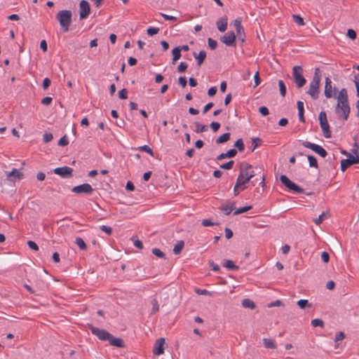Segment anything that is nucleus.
Listing matches in <instances>:
<instances>
[{
    "instance_id": "49",
    "label": "nucleus",
    "mask_w": 359,
    "mask_h": 359,
    "mask_svg": "<svg viewBox=\"0 0 359 359\" xmlns=\"http://www.w3.org/2000/svg\"><path fill=\"white\" fill-rule=\"evenodd\" d=\"M346 35L347 36L351 39V40H354L356 39L357 37V33L355 30L352 29H348L347 30V33H346Z\"/></svg>"
},
{
    "instance_id": "58",
    "label": "nucleus",
    "mask_w": 359,
    "mask_h": 359,
    "mask_svg": "<svg viewBox=\"0 0 359 359\" xmlns=\"http://www.w3.org/2000/svg\"><path fill=\"white\" fill-rule=\"evenodd\" d=\"M259 112L264 116H266L269 114L268 108L265 106L260 107L259 108Z\"/></svg>"
},
{
    "instance_id": "11",
    "label": "nucleus",
    "mask_w": 359,
    "mask_h": 359,
    "mask_svg": "<svg viewBox=\"0 0 359 359\" xmlns=\"http://www.w3.org/2000/svg\"><path fill=\"white\" fill-rule=\"evenodd\" d=\"M89 328L91 332L97 337L99 339L102 341H109L111 334L107 331L93 327V325H90Z\"/></svg>"
},
{
    "instance_id": "17",
    "label": "nucleus",
    "mask_w": 359,
    "mask_h": 359,
    "mask_svg": "<svg viewBox=\"0 0 359 359\" xmlns=\"http://www.w3.org/2000/svg\"><path fill=\"white\" fill-rule=\"evenodd\" d=\"M240 172H244L245 177L251 175V179L255 176V172L252 170V165L247 163H242L241 164Z\"/></svg>"
},
{
    "instance_id": "15",
    "label": "nucleus",
    "mask_w": 359,
    "mask_h": 359,
    "mask_svg": "<svg viewBox=\"0 0 359 359\" xmlns=\"http://www.w3.org/2000/svg\"><path fill=\"white\" fill-rule=\"evenodd\" d=\"M53 172L62 177L68 178L72 176L73 169L67 166H63L55 168Z\"/></svg>"
},
{
    "instance_id": "42",
    "label": "nucleus",
    "mask_w": 359,
    "mask_h": 359,
    "mask_svg": "<svg viewBox=\"0 0 359 359\" xmlns=\"http://www.w3.org/2000/svg\"><path fill=\"white\" fill-rule=\"evenodd\" d=\"M252 206L251 205H248V206H245L243 208H238L235 210L234 212V215H239V214H241V213H243V212H245L247 211H248L249 210L252 209Z\"/></svg>"
},
{
    "instance_id": "5",
    "label": "nucleus",
    "mask_w": 359,
    "mask_h": 359,
    "mask_svg": "<svg viewBox=\"0 0 359 359\" xmlns=\"http://www.w3.org/2000/svg\"><path fill=\"white\" fill-rule=\"evenodd\" d=\"M292 76L298 88L303 87L306 84V80L303 76V69L301 66L293 67Z\"/></svg>"
},
{
    "instance_id": "32",
    "label": "nucleus",
    "mask_w": 359,
    "mask_h": 359,
    "mask_svg": "<svg viewBox=\"0 0 359 359\" xmlns=\"http://www.w3.org/2000/svg\"><path fill=\"white\" fill-rule=\"evenodd\" d=\"M337 98V100H348L347 90L346 88H341Z\"/></svg>"
},
{
    "instance_id": "7",
    "label": "nucleus",
    "mask_w": 359,
    "mask_h": 359,
    "mask_svg": "<svg viewBox=\"0 0 359 359\" xmlns=\"http://www.w3.org/2000/svg\"><path fill=\"white\" fill-rule=\"evenodd\" d=\"M280 182L290 191L294 193L301 194L304 193V189L291 181L286 175H282L280 177Z\"/></svg>"
},
{
    "instance_id": "59",
    "label": "nucleus",
    "mask_w": 359,
    "mask_h": 359,
    "mask_svg": "<svg viewBox=\"0 0 359 359\" xmlns=\"http://www.w3.org/2000/svg\"><path fill=\"white\" fill-rule=\"evenodd\" d=\"M345 338V334L342 332H337L335 335L334 341L338 342L343 340Z\"/></svg>"
},
{
    "instance_id": "63",
    "label": "nucleus",
    "mask_w": 359,
    "mask_h": 359,
    "mask_svg": "<svg viewBox=\"0 0 359 359\" xmlns=\"http://www.w3.org/2000/svg\"><path fill=\"white\" fill-rule=\"evenodd\" d=\"M27 245H28L29 248H31L32 250H39V247H38L37 244L32 241H29L27 242Z\"/></svg>"
},
{
    "instance_id": "16",
    "label": "nucleus",
    "mask_w": 359,
    "mask_h": 359,
    "mask_svg": "<svg viewBox=\"0 0 359 359\" xmlns=\"http://www.w3.org/2000/svg\"><path fill=\"white\" fill-rule=\"evenodd\" d=\"M165 344V339L163 338H159L156 340L154 346L153 353L156 355H160L164 353L163 345Z\"/></svg>"
},
{
    "instance_id": "45",
    "label": "nucleus",
    "mask_w": 359,
    "mask_h": 359,
    "mask_svg": "<svg viewBox=\"0 0 359 359\" xmlns=\"http://www.w3.org/2000/svg\"><path fill=\"white\" fill-rule=\"evenodd\" d=\"M208 44L211 50H215L217 47V42L212 38L208 39Z\"/></svg>"
},
{
    "instance_id": "28",
    "label": "nucleus",
    "mask_w": 359,
    "mask_h": 359,
    "mask_svg": "<svg viewBox=\"0 0 359 359\" xmlns=\"http://www.w3.org/2000/svg\"><path fill=\"white\" fill-rule=\"evenodd\" d=\"M307 158L309 163V166L318 168V161L316 158L314 156L312 155H307Z\"/></svg>"
},
{
    "instance_id": "13",
    "label": "nucleus",
    "mask_w": 359,
    "mask_h": 359,
    "mask_svg": "<svg viewBox=\"0 0 359 359\" xmlns=\"http://www.w3.org/2000/svg\"><path fill=\"white\" fill-rule=\"evenodd\" d=\"M90 13V7L89 3L86 0H81L79 3V18L83 20L88 18Z\"/></svg>"
},
{
    "instance_id": "40",
    "label": "nucleus",
    "mask_w": 359,
    "mask_h": 359,
    "mask_svg": "<svg viewBox=\"0 0 359 359\" xmlns=\"http://www.w3.org/2000/svg\"><path fill=\"white\" fill-rule=\"evenodd\" d=\"M292 18L294 21L300 26L304 25V19L299 15H293Z\"/></svg>"
},
{
    "instance_id": "29",
    "label": "nucleus",
    "mask_w": 359,
    "mask_h": 359,
    "mask_svg": "<svg viewBox=\"0 0 359 359\" xmlns=\"http://www.w3.org/2000/svg\"><path fill=\"white\" fill-rule=\"evenodd\" d=\"M242 305L245 308H250L251 309H254L255 308V303L249 299H245L242 301Z\"/></svg>"
},
{
    "instance_id": "33",
    "label": "nucleus",
    "mask_w": 359,
    "mask_h": 359,
    "mask_svg": "<svg viewBox=\"0 0 359 359\" xmlns=\"http://www.w3.org/2000/svg\"><path fill=\"white\" fill-rule=\"evenodd\" d=\"M299 308L304 309L306 307H311V304L306 299H300L297 302Z\"/></svg>"
},
{
    "instance_id": "14",
    "label": "nucleus",
    "mask_w": 359,
    "mask_h": 359,
    "mask_svg": "<svg viewBox=\"0 0 359 359\" xmlns=\"http://www.w3.org/2000/svg\"><path fill=\"white\" fill-rule=\"evenodd\" d=\"M72 191L76 194H90L93 191V189L90 184L84 183L73 187Z\"/></svg>"
},
{
    "instance_id": "60",
    "label": "nucleus",
    "mask_w": 359,
    "mask_h": 359,
    "mask_svg": "<svg viewBox=\"0 0 359 359\" xmlns=\"http://www.w3.org/2000/svg\"><path fill=\"white\" fill-rule=\"evenodd\" d=\"M210 126L214 132H217L220 128V123L218 122L212 121Z\"/></svg>"
},
{
    "instance_id": "46",
    "label": "nucleus",
    "mask_w": 359,
    "mask_h": 359,
    "mask_svg": "<svg viewBox=\"0 0 359 359\" xmlns=\"http://www.w3.org/2000/svg\"><path fill=\"white\" fill-rule=\"evenodd\" d=\"M69 144V140L67 135L62 136L58 141V145L61 147L67 146Z\"/></svg>"
},
{
    "instance_id": "64",
    "label": "nucleus",
    "mask_w": 359,
    "mask_h": 359,
    "mask_svg": "<svg viewBox=\"0 0 359 359\" xmlns=\"http://www.w3.org/2000/svg\"><path fill=\"white\" fill-rule=\"evenodd\" d=\"M126 189L129 191H133L135 190V186L131 181H128L126 185Z\"/></svg>"
},
{
    "instance_id": "24",
    "label": "nucleus",
    "mask_w": 359,
    "mask_h": 359,
    "mask_svg": "<svg viewBox=\"0 0 359 359\" xmlns=\"http://www.w3.org/2000/svg\"><path fill=\"white\" fill-rule=\"evenodd\" d=\"M329 217L327 212H323L318 218H316L313 222L316 225H320L325 219Z\"/></svg>"
},
{
    "instance_id": "6",
    "label": "nucleus",
    "mask_w": 359,
    "mask_h": 359,
    "mask_svg": "<svg viewBox=\"0 0 359 359\" xmlns=\"http://www.w3.org/2000/svg\"><path fill=\"white\" fill-rule=\"evenodd\" d=\"M243 172H240L234 186L233 192L236 196L239 194L240 191L244 190L246 188L245 184L251 180V175L245 177Z\"/></svg>"
},
{
    "instance_id": "44",
    "label": "nucleus",
    "mask_w": 359,
    "mask_h": 359,
    "mask_svg": "<svg viewBox=\"0 0 359 359\" xmlns=\"http://www.w3.org/2000/svg\"><path fill=\"white\" fill-rule=\"evenodd\" d=\"M351 165L359 163V156H353L351 154H348V158Z\"/></svg>"
},
{
    "instance_id": "10",
    "label": "nucleus",
    "mask_w": 359,
    "mask_h": 359,
    "mask_svg": "<svg viewBox=\"0 0 359 359\" xmlns=\"http://www.w3.org/2000/svg\"><path fill=\"white\" fill-rule=\"evenodd\" d=\"M220 41L227 46H236V36L233 31L228 32L219 39Z\"/></svg>"
},
{
    "instance_id": "61",
    "label": "nucleus",
    "mask_w": 359,
    "mask_h": 359,
    "mask_svg": "<svg viewBox=\"0 0 359 359\" xmlns=\"http://www.w3.org/2000/svg\"><path fill=\"white\" fill-rule=\"evenodd\" d=\"M160 15L165 20H171V21H176L177 18L172 15H168L167 14L160 13Z\"/></svg>"
},
{
    "instance_id": "26",
    "label": "nucleus",
    "mask_w": 359,
    "mask_h": 359,
    "mask_svg": "<svg viewBox=\"0 0 359 359\" xmlns=\"http://www.w3.org/2000/svg\"><path fill=\"white\" fill-rule=\"evenodd\" d=\"M223 266L230 270H237L238 269V266H236L233 261L231 260H224Z\"/></svg>"
},
{
    "instance_id": "4",
    "label": "nucleus",
    "mask_w": 359,
    "mask_h": 359,
    "mask_svg": "<svg viewBox=\"0 0 359 359\" xmlns=\"http://www.w3.org/2000/svg\"><path fill=\"white\" fill-rule=\"evenodd\" d=\"M318 120L324 137L325 138H330L332 137V133L330 129V126L327 121V114L325 111H322L320 112L318 116Z\"/></svg>"
},
{
    "instance_id": "3",
    "label": "nucleus",
    "mask_w": 359,
    "mask_h": 359,
    "mask_svg": "<svg viewBox=\"0 0 359 359\" xmlns=\"http://www.w3.org/2000/svg\"><path fill=\"white\" fill-rule=\"evenodd\" d=\"M320 69L318 67L315 69L314 76L309 85V89L307 93L311 95L312 99L317 100L319 94V86L320 82Z\"/></svg>"
},
{
    "instance_id": "1",
    "label": "nucleus",
    "mask_w": 359,
    "mask_h": 359,
    "mask_svg": "<svg viewBox=\"0 0 359 359\" xmlns=\"http://www.w3.org/2000/svg\"><path fill=\"white\" fill-rule=\"evenodd\" d=\"M56 19L58 20L62 32H68L72 22V11L69 10H62L57 13Z\"/></svg>"
},
{
    "instance_id": "48",
    "label": "nucleus",
    "mask_w": 359,
    "mask_h": 359,
    "mask_svg": "<svg viewBox=\"0 0 359 359\" xmlns=\"http://www.w3.org/2000/svg\"><path fill=\"white\" fill-rule=\"evenodd\" d=\"M118 97L121 100H126L128 98V90L123 88L118 92Z\"/></svg>"
},
{
    "instance_id": "52",
    "label": "nucleus",
    "mask_w": 359,
    "mask_h": 359,
    "mask_svg": "<svg viewBox=\"0 0 359 359\" xmlns=\"http://www.w3.org/2000/svg\"><path fill=\"white\" fill-rule=\"evenodd\" d=\"M53 134L50 133H46L43 135V142L46 143L50 142L53 140Z\"/></svg>"
},
{
    "instance_id": "57",
    "label": "nucleus",
    "mask_w": 359,
    "mask_h": 359,
    "mask_svg": "<svg viewBox=\"0 0 359 359\" xmlns=\"http://www.w3.org/2000/svg\"><path fill=\"white\" fill-rule=\"evenodd\" d=\"M53 98L51 97H45L41 100V104L46 106H48L51 104Z\"/></svg>"
},
{
    "instance_id": "36",
    "label": "nucleus",
    "mask_w": 359,
    "mask_h": 359,
    "mask_svg": "<svg viewBox=\"0 0 359 359\" xmlns=\"http://www.w3.org/2000/svg\"><path fill=\"white\" fill-rule=\"evenodd\" d=\"M234 147L238 149L239 151H243L245 149V145L242 139H238L235 143Z\"/></svg>"
},
{
    "instance_id": "47",
    "label": "nucleus",
    "mask_w": 359,
    "mask_h": 359,
    "mask_svg": "<svg viewBox=\"0 0 359 359\" xmlns=\"http://www.w3.org/2000/svg\"><path fill=\"white\" fill-rule=\"evenodd\" d=\"M159 32V29L157 27H150L147 29V33L149 36H154L158 34Z\"/></svg>"
},
{
    "instance_id": "51",
    "label": "nucleus",
    "mask_w": 359,
    "mask_h": 359,
    "mask_svg": "<svg viewBox=\"0 0 359 359\" xmlns=\"http://www.w3.org/2000/svg\"><path fill=\"white\" fill-rule=\"evenodd\" d=\"M236 154L237 150L235 149H231L226 152V156L229 158H233Z\"/></svg>"
},
{
    "instance_id": "37",
    "label": "nucleus",
    "mask_w": 359,
    "mask_h": 359,
    "mask_svg": "<svg viewBox=\"0 0 359 359\" xmlns=\"http://www.w3.org/2000/svg\"><path fill=\"white\" fill-rule=\"evenodd\" d=\"M151 304L152 306L151 314H154V313H156L159 309L158 302L156 299H154L151 300Z\"/></svg>"
},
{
    "instance_id": "9",
    "label": "nucleus",
    "mask_w": 359,
    "mask_h": 359,
    "mask_svg": "<svg viewBox=\"0 0 359 359\" xmlns=\"http://www.w3.org/2000/svg\"><path fill=\"white\" fill-rule=\"evenodd\" d=\"M302 145L306 148L311 149L322 158H325L327 155V151L323 147L318 144L311 143L308 141H304L302 142Z\"/></svg>"
},
{
    "instance_id": "12",
    "label": "nucleus",
    "mask_w": 359,
    "mask_h": 359,
    "mask_svg": "<svg viewBox=\"0 0 359 359\" xmlns=\"http://www.w3.org/2000/svg\"><path fill=\"white\" fill-rule=\"evenodd\" d=\"M337 88L336 87L332 88V81L329 77L325 78V90L324 94L327 98H331L336 97Z\"/></svg>"
},
{
    "instance_id": "53",
    "label": "nucleus",
    "mask_w": 359,
    "mask_h": 359,
    "mask_svg": "<svg viewBox=\"0 0 359 359\" xmlns=\"http://www.w3.org/2000/svg\"><path fill=\"white\" fill-rule=\"evenodd\" d=\"M152 253L160 258H163L165 255L164 253L158 248H154L152 250Z\"/></svg>"
},
{
    "instance_id": "25",
    "label": "nucleus",
    "mask_w": 359,
    "mask_h": 359,
    "mask_svg": "<svg viewBox=\"0 0 359 359\" xmlns=\"http://www.w3.org/2000/svg\"><path fill=\"white\" fill-rule=\"evenodd\" d=\"M242 19L241 18H236L233 21V25L236 27V34H239L241 32L243 33V27L241 25Z\"/></svg>"
},
{
    "instance_id": "43",
    "label": "nucleus",
    "mask_w": 359,
    "mask_h": 359,
    "mask_svg": "<svg viewBox=\"0 0 359 359\" xmlns=\"http://www.w3.org/2000/svg\"><path fill=\"white\" fill-rule=\"evenodd\" d=\"M311 325L313 327H323L324 323H323V321L322 320L318 319V318H316V319H313V320H311Z\"/></svg>"
},
{
    "instance_id": "31",
    "label": "nucleus",
    "mask_w": 359,
    "mask_h": 359,
    "mask_svg": "<svg viewBox=\"0 0 359 359\" xmlns=\"http://www.w3.org/2000/svg\"><path fill=\"white\" fill-rule=\"evenodd\" d=\"M75 243L78 245V247L81 249V250H86L87 248V246H86V243L84 242V241L80 238V237H77L75 240Z\"/></svg>"
},
{
    "instance_id": "62",
    "label": "nucleus",
    "mask_w": 359,
    "mask_h": 359,
    "mask_svg": "<svg viewBox=\"0 0 359 359\" xmlns=\"http://www.w3.org/2000/svg\"><path fill=\"white\" fill-rule=\"evenodd\" d=\"M51 81L48 78H45L43 81V88L44 90H46L48 88V87L50 86Z\"/></svg>"
},
{
    "instance_id": "19",
    "label": "nucleus",
    "mask_w": 359,
    "mask_h": 359,
    "mask_svg": "<svg viewBox=\"0 0 359 359\" xmlns=\"http://www.w3.org/2000/svg\"><path fill=\"white\" fill-rule=\"evenodd\" d=\"M193 55L197 60V65L200 67L205 60L206 52L205 50H201L198 54L194 53Z\"/></svg>"
},
{
    "instance_id": "35",
    "label": "nucleus",
    "mask_w": 359,
    "mask_h": 359,
    "mask_svg": "<svg viewBox=\"0 0 359 359\" xmlns=\"http://www.w3.org/2000/svg\"><path fill=\"white\" fill-rule=\"evenodd\" d=\"M137 149L140 151L147 152V154H149L151 156H154L152 149L148 145L140 146Z\"/></svg>"
},
{
    "instance_id": "55",
    "label": "nucleus",
    "mask_w": 359,
    "mask_h": 359,
    "mask_svg": "<svg viewBox=\"0 0 359 359\" xmlns=\"http://www.w3.org/2000/svg\"><path fill=\"white\" fill-rule=\"evenodd\" d=\"M254 80H255V86H254V88L257 87V86H259L261 83V79L259 77V71H257L254 75Z\"/></svg>"
},
{
    "instance_id": "27",
    "label": "nucleus",
    "mask_w": 359,
    "mask_h": 359,
    "mask_svg": "<svg viewBox=\"0 0 359 359\" xmlns=\"http://www.w3.org/2000/svg\"><path fill=\"white\" fill-rule=\"evenodd\" d=\"M184 241H180L177 243V244L173 248V252L175 255H178L181 252L184 248Z\"/></svg>"
},
{
    "instance_id": "41",
    "label": "nucleus",
    "mask_w": 359,
    "mask_h": 359,
    "mask_svg": "<svg viewBox=\"0 0 359 359\" xmlns=\"http://www.w3.org/2000/svg\"><path fill=\"white\" fill-rule=\"evenodd\" d=\"M351 165L348 158L341 161V170L344 172Z\"/></svg>"
},
{
    "instance_id": "34",
    "label": "nucleus",
    "mask_w": 359,
    "mask_h": 359,
    "mask_svg": "<svg viewBox=\"0 0 359 359\" xmlns=\"http://www.w3.org/2000/svg\"><path fill=\"white\" fill-rule=\"evenodd\" d=\"M278 86H279V90L280 93L282 97H285L286 95V86L283 81L279 80L278 81Z\"/></svg>"
},
{
    "instance_id": "38",
    "label": "nucleus",
    "mask_w": 359,
    "mask_h": 359,
    "mask_svg": "<svg viewBox=\"0 0 359 359\" xmlns=\"http://www.w3.org/2000/svg\"><path fill=\"white\" fill-rule=\"evenodd\" d=\"M233 165H234V161L231 160L225 163L220 165L219 167H220V168L224 169V170H231L233 168Z\"/></svg>"
},
{
    "instance_id": "18",
    "label": "nucleus",
    "mask_w": 359,
    "mask_h": 359,
    "mask_svg": "<svg viewBox=\"0 0 359 359\" xmlns=\"http://www.w3.org/2000/svg\"><path fill=\"white\" fill-rule=\"evenodd\" d=\"M217 28L221 32H224L227 29L228 18L226 15L219 18L216 22Z\"/></svg>"
},
{
    "instance_id": "8",
    "label": "nucleus",
    "mask_w": 359,
    "mask_h": 359,
    "mask_svg": "<svg viewBox=\"0 0 359 359\" xmlns=\"http://www.w3.org/2000/svg\"><path fill=\"white\" fill-rule=\"evenodd\" d=\"M22 167L18 170L16 168H13L10 172H6V178L10 182H15L17 180H21L24 178V174L20 172V170L23 169L24 165H25V162L23 161L22 163Z\"/></svg>"
},
{
    "instance_id": "23",
    "label": "nucleus",
    "mask_w": 359,
    "mask_h": 359,
    "mask_svg": "<svg viewBox=\"0 0 359 359\" xmlns=\"http://www.w3.org/2000/svg\"><path fill=\"white\" fill-rule=\"evenodd\" d=\"M264 346L266 348L275 349L276 345L275 341L271 339L264 338L263 339Z\"/></svg>"
},
{
    "instance_id": "22",
    "label": "nucleus",
    "mask_w": 359,
    "mask_h": 359,
    "mask_svg": "<svg viewBox=\"0 0 359 359\" xmlns=\"http://www.w3.org/2000/svg\"><path fill=\"white\" fill-rule=\"evenodd\" d=\"M230 136L231 134L229 133H224L218 137L215 142L217 144H224L230 140Z\"/></svg>"
},
{
    "instance_id": "56",
    "label": "nucleus",
    "mask_w": 359,
    "mask_h": 359,
    "mask_svg": "<svg viewBox=\"0 0 359 359\" xmlns=\"http://www.w3.org/2000/svg\"><path fill=\"white\" fill-rule=\"evenodd\" d=\"M178 83L180 85L182 88H185L187 85V80L185 76H180L178 79Z\"/></svg>"
},
{
    "instance_id": "30",
    "label": "nucleus",
    "mask_w": 359,
    "mask_h": 359,
    "mask_svg": "<svg viewBox=\"0 0 359 359\" xmlns=\"http://www.w3.org/2000/svg\"><path fill=\"white\" fill-rule=\"evenodd\" d=\"M194 124L196 127L195 132L197 133H203L208 130V126L206 125H201L198 122H195Z\"/></svg>"
},
{
    "instance_id": "54",
    "label": "nucleus",
    "mask_w": 359,
    "mask_h": 359,
    "mask_svg": "<svg viewBox=\"0 0 359 359\" xmlns=\"http://www.w3.org/2000/svg\"><path fill=\"white\" fill-rule=\"evenodd\" d=\"M100 229L106 233L107 235H111L112 233V229L110 226L102 225L100 226Z\"/></svg>"
},
{
    "instance_id": "39",
    "label": "nucleus",
    "mask_w": 359,
    "mask_h": 359,
    "mask_svg": "<svg viewBox=\"0 0 359 359\" xmlns=\"http://www.w3.org/2000/svg\"><path fill=\"white\" fill-rule=\"evenodd\" d=\"M188 65L185 62H181L180 65L177 67V72L179 73H183L185 72L187 69Z\"/></svg>"
},
{
    "instance_id": "2",
    "label": "nucleus",
    "mask_w": 359,
    "mask_h": 359,
    "mask_svg": "<svg viewBox=\"0 0 359 359\" xmlns=\"http://www.w3.org/2000/svg\"><path fill=\"white\" fill-rule=\"evenodd\" d=\"M334 111L339 118L346 121L351 112L348 100H337Z\"/></svg>"
},
{
    "instance_id": "21",
    "label": "nucleus",
    "mask_w": 359,
    "mask_h": 359,
    "mask_svg": "<svg viewBox=\"0 0 359 359\" xmlns=\"http://www.w3.org/2000/svg\"><path fill=\"white\" fill-rule=\"evenodd\" d=\"M172 63L175 64L182 56L180 49L177 46L172 50Z\"/></svg>"
},
{
    "instance_id": "20",
    "label": "nucleus",
    "mask_w": 359,
    "mask_h": 359,
    "mask_svg": "<svg viewBox=\"0 0 359 359\" xmlns=\"http://www.w3.org/2000/svg\"><path fill=\"white\" fill-rule=\"evenodd\" d=\"M109 344L116 347H123V340L120 338H114L111 334L109 339Z\"/></svg>"
},
{
    "instance_id": "50",
    "label": "nucleus",
    "mask_w": 359,
    "mask_h": 359,
    "mask_svg": "<svg viewBox=\"0 0 359 359\" xmlns=\"http://www.w3.org/2000/svg\"><path fill=\"white\" fill-rule=\"evenodd\" d=\"M262 140L259 137H254L252 139V151H253L257 147L259 144L262 143Z\"/></svg>"
}]
</instances>
